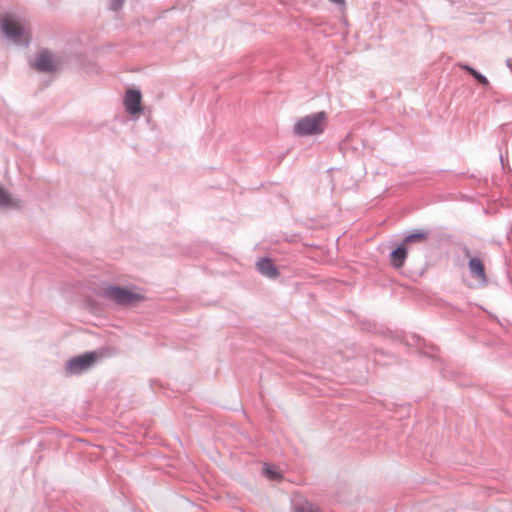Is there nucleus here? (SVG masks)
<instances>
[{
	"label": "nucleus",
	"instance_id": "nucleus-3",
	"mask_svg": "<svg viewBox=\"0 0 512 512\" xmlns=\"http://www.w3.org/2000/svg\"><path fill=\"white\" fill-rule=\"evenodd\" d=\"M103 293L106 298L123 306L134 305L144 300V296L139 292L120 286L106 287Z\"/></svg>",
	"mask_w": 512,
	"mask_h": 512
},
{
	"label": "nucleus",
	"instance_id": "nucleus-1",
	"mask_svg": "<svg viewBox=\"0 0 512 512\" xmlns=\"http://www.w3.org/2000/svg\"><path fill=\"white\" fill-rule=\"evenodd\" d=\"M328 123L327 113L320 111L301 117L293 127L294 133L300 137L322 134Z\"/></svg>",
	"mask_w": 512,
	"mask_h": 512
},
{
	"label": "nucleus",
	"instance_id": "nucleus-10",
	"mask_svg": "<svg viewBox=\"0 0 512 512\" xmlns=\"http://www.w3.org/2000/svg\"><path fill=\"white\" fill-rule=\"evenodd\" d=\"M263 473L270 480L278 481L281 479V473L279 469L275 466L265 465Z\"/></svg>",
	"mask_w": 512,
	"mask_h": 512
},
{
	"label": "nucleus",
	"instance_id": "nucleus-13",
	"mask_svg": "<svg viewBox=\"0 0 512 512\" xmlns=\"http://www.w3.org/2000/svg\"><path fill=\"white\" fill-rule=\"evenodd\" d=\"M0 205H2V206H13L14 205V202H13L11 196L8 194L7 191H5L1 187H0Z\"/></svg>",
	"mask_w": 512,
	"mask_h": 512
},
{
	"label": "nucleus",
	"instance_id": "nucleus-7",
	"mask_svg": "<svg viewBox=\"0 0 512 512\" xmlns=\"http://www.w3.org/2000/svg\"><path fill=\"white\" fill-rule=\"evenodd\" d=\"M469 269L471 274L476 277L482 284H487L485 267L481 259L472 257L469 261Z\"/></svg>",
	"mask_w": 512,
	"mask_h": 512
},
{
	"label": "nucleus",
	"instance_id": "nucleus-16",
	"mask_svg": "<svg viewBox=\"0 0 512 512\" xmlns=\"http://www.w3.org/2000/svg\"><path fill=\"white\" fill-rule=\"evenodd\" d=\"M331 2L338 4V5H345V0H330Z\"/></svg>",
	"mask_w": 512,
	"mask_h": 512
},
{
	"label": "nucleus",
	"instance_id": "nucleus-2",
	"mask_svg": "<svg viewBox=\"0 0 512 512\" xmlns=\"http://www.w3.org/2000/svg\"><path fill=\"white\" fill-rule=\"evenodd\" d=\"M2 30L5 35L17 44H28L30 34L28 28L20 23L12 15H5L1 22Z\"/></svg>",
	"mask_w": 512,
	"mask_h": 512
},
{
	"label": "nucleus",
	"instance_id": "nucleus-14",
	"mask_svg": "<svg viewBox=\"0 0 512 512\" xmlns=\"http://www.w3.org/2000/svg\"><path fill=\"white\" fill-rule=\"evenodd\" d=\"M296 512H320L319 509L312 504H305L297 507Z\"/></svg>",
	"mask_w": 512,
	"mask_h": 512
},
{
	"label": "nucleus",
	"instance_id": "nucleus-8",
	"mask_svg": "<svg viewBox=\"0 0 512 512\" xmlns=\"http://www.w3.org/2000/svg\"><path fill=\"white\" fill-rule=\"evenodd\" d=\"M259 271L267 277H276L277 269L269 259H262L257 263Z\"/></svg>",
	"mask_w": 512,
	"mask_h": 512
},
{
	"label": "nucleus",
	"instance_id": "nucleus-15",
	"mask_svg": "<svg viewBox=\"0 0 512 512\" xmlns=\"http://www.w3.org/2000/svg\"><path fill=\"white\" fill-rule=\"evenodd\" d=\"M123 0H111V8L117 10L121 7Z\"/></svg>",
	"mask_w": 512,
	"mask_h": 512
},
{
	"label": "nucleus",
	"instance_id": "nucleus-11",
	"mask_svg": "<svg viewBox=\"0 0 512 512\" xmlns=\"http://www.w3.org/2000/svg\"><path fill=\"white\" fill-rule=\"evenodd\" d=\"M426 239H427V234L425 232L413 233V234L408 235L404 239L403 245L407 246V245H409L411 243H414V242H424Z\"/></svg>",
	"mask_w": 512,
	"mask_h": 512
},
{
	"label": "nucleus",
	"instance_id": "nucleus-9",
	"mask_svg": "<svg viewBox=\"0 0 512 512\" xmlns=\"http://www.w3.org/2000/svg\"><path fill=\"white\" fill-rule=\"evenodd\" d=\"M406 256H407V250H406L405 246L403 245V247H399L392 252L391 264L395 268L402 267L404 264V261L406 259Z\"/></svg>",
	"mask_w": 512,
	"mask_h": 512
},
{
	"label": "nucleus",
	"instance_id": "nucleus-12",
	"mask_svg": "<svg viewBox=\"0 0 512 512\" xmlns=\"http://www.w3.org/2000/svg\"><path fill=\"white\" fill-rule=\"evenodd\" d=\"M463 69H465L467 72H469L480 84L487 86L489 84V81L485 76L480 74L478 71L473 69L470 66L464 65L462 66Z\"/></svg>",
	"mask_w": 512,
	"mask_h": 512
},
{
	"label": "nucleus",
	"instance_id": "nucleus-6",
	"mask_svg": "<svg viewBox=\"0 0 512 512\" xmlns=\"http://www.w3.org/2000/svg\"><path fill=\"white\" fill-rule=\"evenodd\" d=\"M33 66L38 71L52 72L57 68V63L48 51H42L35 58Z\"/></svg>",
	"mask_w": 512,
	"mask_h": 512
},
{
	"label": "nucleus",
	"instance_id": "nucleus-4",
	"mask_svg": "<svg viewBox=\"0 0 512 512\" xmlns=\"http://www.w3.org/2000/svg\"><path fill=\"white\" fill-rule=\"evenodd\" d=\"M95 360V353H85L70 359L66 364V370L69 374H80L89 369L94 364Z\"/></svg>",
	"mask_w": 512,
	"mask_h": 512
},
{
	"label": "nucleus",
	"instance_id": "nucleus-5",
	"mask_svg": "<svg viewBox=\"0 0 512 512\" xmlns=\"http://www.w3.org/2000/svg\"><path fill=\"white\" fill-rule=\"evenodd\" d=\"M141 101L142 95L139 90L130 88L126 91L123 102L129 114L138 116L142 113Z\"/></svg>",
	"mask_w": 512,
	"mask_h": 512
}]
</instances>
